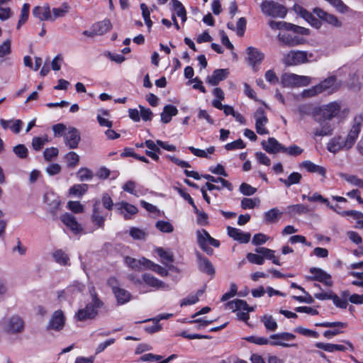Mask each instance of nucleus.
Instances as JSON below:
<instances>
[{
    "mask_svg": "<svg viewBox=\"0 0 363 363\" xmlns=\"http://www.w3.org/2000/svg\"><path fill=\"white\" fill-rule=\"evenodd\" d=\"M13 151L21 159H25L28 156V149L24 145L19 144L13 147Z\"/></svg>",
    "mask_w": 363,
    "mask_h": 363,
    "instance_id": "nucleus-58",
    "label": "nucleus"
},
{
    "mask_svg": "<svg viewBox=\"0 0 363 363\" xmlns=\"http://www.w3.org/2000/svg\"><path fill=\"white\" fill-rule=\"evenodd\" d=\"M313 13L326 23L335 28H340L342 26L341 21L334 14L328 13L320 8L316 7L313 9Z\"/></svg>",
    "mask_w": 363,
    "mask_h": 363,
    "instance_id": "nucleus-11",
    "label": "nucleus"
},
{
    "mask_svg": "<svg viewBox=\"0 0 363 363\" xmlns=\"http://www.w3.org/2000/svg\"><path fill=\"white\" fill-rule=\"evenodd\" d=\"M340 86L341 83L337 81V78L334 76H330L320 82L318 84L304 90L303 95L305 97H312L324 92L332 94L337 91Z\"/></svg>",
    "mask_w": 363,
    "mask_h": 363,
    "instance_id": "nucleus-3",
    "label": "nucleus"
},
{
    "mask_svg": "<svg viewBox=\"0 0 363 363\" xmlns=\"http://www.w3.org/2000/svg\"><path fill=\"white\" fill-rule=\"evenodd\" d=\"M260 8L263 13L274 18H284L287 13L285 6L273 1H263Z\"/></svg>",
    "mask_w": 363,
    "mask_h": 363,
    "instance_id": "nucleus-7",
    "label": "nucleus"
},
{
    "mask_svg": "<svg viewBox=\"0 0 363 363\" xmlns=\"http://www.w3.org/2000/svg\"><path fill=\"white\" fill-rule=\"evenodd\" d=\"M311 83V78L308 76L294 73H284L281 77V84L285 87L306 86Z\"/></svg>",
    "mask_w": 363,
    "mask_h": 363,
    "instance_id": "nucleus-6",
    "label": "nucleus"
},
{
    "mask_svg": "<svg viewBox=\"0 0 363 363\" xmlns=\"http://www.w3.org/2000/svg\"><path fill=\"white\" fill-rule=\"evenodd\" d=\"M155 228L162 233H170L174 231V226L169 221L158 220L155 223Z\"/></svg>",
    "mask_w": 363,
    "mask_h": 363,
    "instance_id": "nucleus-46",
    "label": "nucleus"
},
{
    "mask_svg": "<svg viewBox=\"0 0 363 363\" xmlns=\"http://www.w3.org/2000/svg\"><path fill=\"white\" fill-rule=\"evenodd\" d=\"M272 340H275L276 341L272 342V345H281L284 347H287L288 345L284 343V341H290L293 340L295 338V335L292 333H281L278 334L272 335L270 336Z\"/></svg>",
    "mask_w": 363,
    "mask_h": 363,
    "instance_id": "nucleus-26",
    "label": "nucleus"
},
{
    "mask_svg": "<svg viewBox=\"0 0 363 363\" xmlns=\"http://www.w3.org/2000/svg\"><path fill=\"white\" fill-rule=\"evenodd\" d=\"M145 261H149V259L142 257L140 259H136L135 258L130 257H125V263L131 269L140 271L142 270V267H143L145 269L147 267V264Z\"/></svg>",
    "mask_w": 363,
    "mask_h": 363,
    "instance_id": "nucleus-28",
    "label": "nucleus"
},
{
    "mask_svg": "<svg viewBox=\"0 0 363 363\" xmlns=\"http://www.w3.org/2000/svg\"><path fill=\"white\" fill-rule=\"evenodd\" d=\"M229 72L227 69H218L214 70L211 76L207 77V82L212 85L216 86L223 80H224L228 75Z\"/></svg>",
    "mask_w": 363,
    "mask_h": 363,
    "instance_id": "nucleus-23",
    "label": "nucleus"
},
{
    "mask_svg": "<svg viewBox=\"0 0 363 363\" xmlns=\"http://www.w3.org/2000/svg\"><path fill=\"white\" fill-rule=\"evenodd\" d=\"M203 178L207 179L211 183H220L223 187L226 188L229 191L233 190V184L228 180L221 177H215L210 174H203L201 176Z\"/></svg>",
    "mask_w": 363,
    "mask_h": 363,
    "instance_id": "nucleus-34",
    "label": "nucleus"
},
{
    "mask_svg": "<svg viewBox=\"0 0 363 363\" xmlns=\"http://www.w3.org/2000/svg\"><path fill=\"white\" fill-rule=\"evenodd\" d=\"M278 39L283 44L288 46H294L298 44L296 38L292 36L291 34L286 32H280L278 35Z\"/></svg>",
    "mask_w": 363,
    "mask_h": 363,
    "instance_id": "nucleus-38",
    "label": "nucleus"
},
{
    "mask_svg": "<svg viewBox=\"0 0 363 363\" xmlns=\"http://www.w3.org/2000/svg\"><path fill=\"white\" fill-rule=\"evenodd\" d=\"M156 252L157 255L162 259L163 264L173 262L174 257L171 252L164 250L162 247L157 248Z\"/></svg>",
    "mask_w": 363,
    "mask_h": 363,
    "instance_id": "nucleus-52",
    "label": "nucleus"
},
{
    "mask_svg": "<svg viewBox=\"0 0 363 363\" xmlns=\"http://www.w3.org/2000/svg\"><path fill=\"white\" fill-rule=\"evenodd\" d=\"M300 167L306 169L310 173H318L323 177L326 175V169L324 167L315 164L309 160L303 161Z\"/></svg>",
    "mask_w": 363,
    "mask_h": 363,
    "instance_id": "nucleus-25",
    "label": "nucleus"
},
{
    "mask_svg": "<svg viewBox=\"0 0 363 363\" xmlns=\"http://www.w3.org/2000/svg\"><path fill=\"white\" fill-rule=\"evenodd\" d=\"M262 322L265 328L270 331H274L277 328V323L272 315H265L262 318Z\"/></svg>",
    "mask_w": 363,
    "mask_h": 363,
    "instance_id": "nucleus-48",
    "label": "nucleus"
},
{
    "mask_svg": "<svg viewBox=\"0 0 363 363\" xmlns=\"http://www.w3.org/2000/svg\"><path fill=\"white\" fill-rule=\"evenodd\" d=\"M178 113L177 108L173 105H166L163 111L161 113V121L164 123H168L171 121L172 117Z\"/></svg>",
    "mask_w": 363,
    "mask_h": 363,
    "instance_id": "nucleus-31",
    "label": "nucleus"
},
{
    "mask_svg": "<svg viewBox=\"0 0 363 363\" xmlns=\"http://www.w3.org/2000/svg\"><path fill=\"white\" fill-rule=\"evenodd\" d=\"M46 143H48L47 138L35 137L32 140V147L35 150L39 151Z\"/></svg>",
    "mask_w": 363,
    "mask_h": 363,
    "instance_id": "nucleus-60",
    "label": "nucleus"
},
{
    "mask_svg": "<svg viewBox=\"0 0 363 363\" xmlns=\"http://www.w3.org/2000/svg\"><path fill=\"white\" fill-rule=\"evenodd\" d=\"M67 206L74 213H79L84 211V206L79 201H70L68 202Z\"/></svg>",
    "mask_w": 363,
    "mask_h": 363,
    "instance_id": "nucleus-63",
    "label": "nucleus"
},
{
    "mask_svg": "<svg viewBox=\"0 0 363 363\" xmlns=\"http://www.w3.org/2000/svg\"><path fill=\"white\" fill-rule=\"evenodd\" d=\"M53 257L55 261L61 264H66L69 260V257L62 250H59L53 253Z\"/></svg>",
    "mask_w": 363,
    "mask_h": 363,
    "instance_id": "nucleus-57",
    "label": "nucleus"
},
{
    "mask_svg": "<svg viewBox=\"0 0 363 363\" xmlns=\"http://www.w3.org/2000/svg\"><path fill=\"white\" fill-rule=\"evenodd\" d=\"M302 176L298 172L291 173L287 179L280 178L279 181L282 182L286 187H289L294 184H298L300 183Z\"/></svg>",
    "mask_w": 363,
    "mask_h": 363,
    "instance_id": "nucleus-39",
    "label": "nucleus"
},
{
    "mask_svg": "<svg viewBox=\"0 0 363 363\" xmlns=\"http://www.w3.org/2000/svg\"><path fill=\"white\" fill-rule=\"evenodd\" d=\"M302 17L306 19L312 26L315 28H320L322 26L321 22L314 17L313 14L306 10L301 11Z\"/></svg>",
    "mask_w": 363,
    "mask_h": 363,
    "instance_id": "nucleus-43",
    "label": "nucleus"
},
{
    "mask_svg": "<svg viewBox=\"0 0 363 363\" xmlns=\"http://www.w3.org/2000/svg\"><path fill=\"white\" fill-rule=\"evenodd\" d=\"M341 105L337 101L330 102L322 106L318 113L315 116V121L320 124V128L314 130L315 136H327L333 133L335 129L334 123L330 121L339 115Z\"/></svg>",
    "mask_w": 363,
    "mask_h": 363,
    "instance_id": "nucleus-1",
    "label": "nucleus"
},
{
    "mask_svg": "<svg viewBox=\"0 0 363 363\" xmlns=\"http://www.w3.org/2000/svg\"><path fill=\"white\" fill-rule=\"evenodd\" d=\"M227 231L230 237L241 243H247L250 240V233H244L238 228L228 226Z\"/></svg>",
    "mask_w": 363,
    "mask_h": 363,
    "instance_id": "nucleus-19",
    "label": "nucleus"
},
{
    "mask_svg": "<svg viewBox=\"0 0 363 363\" xmlns=\"http://www.w3.org/2000/svg\"><path fill=\"white\" fill-rule=\"evenodd\" d=\"M283 213L277 208H273L264 213V220L269 223H276L281 218Z\"/></svg>",
    "mask_w": 363,
    "mask_h": 363,
    "instance_id": "nucleus-36",
    "label": "nucleus"
},
{
    "mask_svg": "<svg viewBox=\"0 0 363 363\" xmlns=\"http://www.w3.org/2000/svg\"><path fill=\"white\" fill-rule=\"evenodd\" d=\"M143 281L147 286L152 287L157 290L164 289L169 287L167 284L155 277L150 273H145L143 274Z\"/></svg>",
    "mask_w": 363,
    "mask_h": 363,
    "instance_id": "nucleus-17",
    "label": "nucleus"
},
{
    "mask_svg": "<svg viewBox=\"0 0 363 363\" xmlns=\"http://www.w3.org/2000/svg\"><path fill=\"white\" fill-rule=\"evenodd\" d=\"M65 323V317L61 310L55 311L48 323V329L59 331L62 330Z\"/></svg>",
    "mask_w": 363,
    "mask_h": 363,
    "instance_id": "nucleus-13",
    "label": "nucleus"
},
{
    "mask_svg": "<svg viewBox=\"0 0 363 363\" xmlns=\"http://www.w3.org/2000/svg\"><path fill=\"white\" fill-rule=\"evenodd\" d=\"M254 118L255 119V129L257 133L259 135L269 134V130L265 127L268 123V118L264 110L262 108H257L254 113Z\"/></svg>",
    "mask_w": 363,
    "mask_h": 363,
    "instance_id": "nucleus-10",
    "label": "nucleus"
},
{
    "mask_svg": "<svg viewBox=\"0 0 363 363\" xmlns=\"http://www.w3.org/2000/svg\"><path fill=\"white\" fill-rule=\"evenodd\" d=\"M257 202H259L257 199L244 198L241 201V207L243 209H252L256 206Z\"/></svg>",
    "mask_w": 363,
    "mask_h": 363,
    "instance_id": "nucleus-64",
    "label": "nucleus"
},
{
    "mask_svg": "<svg viewBox=\"0 0 363 363\" xmlns=\"http://www.w3.org/2000/svg\"><path fill=\"white\" fill-rule=\"evenodd\" d=\"M189 150L191 151L192 154H194L196 157L207 158L208 153L213 154L215 151V147L213 146H211L207 148L206 150H204L191 146L189 147Z\"/></svg>",
    "mask_w": 363,
    "mask_h": 363,
    "instance_id": "nucleus-45",
    "label": "nucleus"
},
{
    "mask_svg": "<svg viewBox=\"0 0 363 363\" xmlns=\"http://www.w3.org/2000/svg\"><path fill=\"white\" fill-rule=\"evenodd\" d=\"M311 212V209L303 204H294L288 206L286 208V213L290 216L296 215L306 214Z\"/></svg>",
    "mask_w": 363,
    "mask_h": 363,
    "instance_id": "nucleus-29",
    "label": "nucleus"
},
{
    "mask_svg": "<svg viewBox=\"0 0 363 363\" xmlns=\"http://www.w3.org/2000/svg\"><path fill=\"white\" fill-rule=\"evenodd\" d=\"M240 191L243 195L251 196L257 191V189L247 183H242L240 186Z\"/></svg>",
    "mask_w": 363,
    "mask_h": 363,
    "instance_id": "nucleus-62",
    "label": "nucleus"
},
{
    "mask_svg": "<svg viewBox=\"0 0 363 363\" xmlns=\"http://www.w3.org/2000/svg\"><path fill=\"white\" fill-rule=\"evenodd\" d=\"M198 259V265L199 269L201 272L207 274L211 277H213L215 275L216 271L213 265L210 262V260L202 256L200 253L196 254Z\"/></svg>",
    "mask_w": 363,
    "mask_h": 363,
    "instance_id": "nucleus-16",
    "label": "nucleus"
},
{
    "mask_svg": "<svg viewBox=\"0 0 363 363\" xmlns=\"http://www.w3.org/2000/svg\"><path fill=\"white\" fill-rule=\"evenodd\" d=\"M196 234L199 245L200 241L203 240V244H209L215 247H219V241L212 238L206 230H198Z\"/></svg>",
    "mask_w": 363,
    "mask_h": 363,
    "instance_id": "nucleus-27",
    "label": "nucleus"
},
{
    "mask_svg": "<svg viewBox=\"0 0 363 363\" xmlns=\"http://www.w3.org/2000/svg\"><path fill=\"white\" fill-rule=\"evenodd\" d=\"M246 257L250 263L257 264L259 265L263 264L264 262V257L260 254L257 255L249 252L247 254Z\"/></svg>",
    "mask_w": 363,
    "mask_h": 363,
    "instance_id": "nucleus-59",
    "label": "nucleus"
},
{
    "mask_svg": "<svg viewBox=\"0 0 363 363\" xmlns=\"http://www.w3.org/2000/svg\"><path fill=\"white\" fill-rule=\"evenodd\" d=\"M145 262L147 264V269L152 270L153 272H156L161 277H167L169 275L168 269H165L164 267L157 264H155L150 260L145 261Z\"/></svg>",
    "mask_w": 363,
    "mask_h": 363,
    "instance_id": "nucleus-41",
    "label": "nucleus"
},
{
    "mask_svg": "<svg viewBox=\"0 0 363 363\" xmlns=\"http://www.w3.org/2000/svg\"><path fill=\"white\" fill-rule=\"evenodd\" d=\"M303 152V150L296 145H291L289 147L284 146L282 153L287 154L288 155L296 157L301 155Z\"/></svg>",
    "mask_w": 363,
    "mask_h": 363,
    "instance_id": "nucleus-54",
    "label": "nucleus"
},
{
    "mask_svg": "<svg viewBox=\"0 0 363 363\" xmlns=\"http://www.w3.org/2000/svg\"><path fill=\"white\" fill-rule=\"evenodd\" d=\"M60 220L73 233L79 234L83 231L82 226L73 215L67 213H65L61 216Z\"/></svg>",
    "mask_w": 363,
    "mask_h": 363,
    "instance_id": "nucleus-14",
    "label": "nucleus"
},
{
    "mask_svg": "<svg viewBox=\"0 0 363 363\" xmlns=\"http://www.w3.org/2000/svg\"><path fill=\"white\" fill-rule=\"evenodd\" d=\"M4 331L10 334L21 333L24 330V322L18 315H12L5 318L1 321Z\"/></svg>",
    "mask_w": 363,
    "mask_h": 363,
    "instance_id": "nucleus-9",
    "label": "nucleus"
},
{
    "mask_svg": "<svg viewBox=\"0 0 363 363\" xmlns=\"http://www.w3.org/2000/svg\"><path fill=\"white\" fill-rule=\"evenodd\" d=\"M340 177L352 185L363 188V180L355 175L340 173Z\"/></svg>",
    "mask_w": 363,
    "mask_h": 363,
    "instance_id": "nucleus-44",
    "label": "nucleus"
},
{
    "mask_svg": "<svg viewBox=\"0 0 363 363\" xmlns=\"http://www.w3.org/2000/svg\"><path fill=\"white\" fill-rule=\"evenodd\" d=\"M111 28V23L109 20H104L98 22L93 26V29L95 33L98 35H103L108 32Z\"/></svg>",
    "mask_w": 363,
    "mask_h": 363,
    "instance_id": "nucleus-37",
    "label": "nucleus"
},
{
    "mask_svg": "<svg viewBox=\"0 0 363 363\" xmlns=\"http://www.w3.org/2000/svg\"><path fill=\"white\" fill-rule=\"evenodd\" d=\"M315 325L324 328H333V329H343L347 327V324L343 322H323L316 323Z\"/></svg>",
    "mask_w": 363,
    "mask_h": 363,
    "instance_id": "nucleus-55",
    "label": "nucleus"
},
{
    "mask_svg": "<svg viewBox=\"0 0 363 363\" xmlns=\"http://www.w3.org/2000/svg\"><path fill=\"white\" fill-rule=\"evenodd\" d=\"M118 304L123 305L128 303L131 298L130 293L123 288H120L113 292Z\"/></svg>",
    "mask_w": 363,
    "mask_h": 363,
    "instance_id": "nucleus-32",
    "label": "nucleus"
},
{
    "mask_svg": "<svg viewBox=\"0 0 363 363\" xmlns=\"http://www.w3.org/2000/svg\"><path fill=\"white\" fill-rule=\"evenodd\" d=\"M310 272L313 274V279L317 280L325 284L328 286L333 284L331 276L320 268L313 267L310 269Z\"/></svg>",
    "mask_w": 363,
    "mask_h": 363,
    "instance_id": "nucleus-18",
    "label": "nucleus"
},
{
    "mask_svg": "<svg viewBox=\"0 0 363 363\" xmlns=\"http://www.w3.org/2000/svg\"><path fill=\"white\" fill-rule=\"evenodd\" d=\"M262 148L269 154L282 152L284 145L279 143L274 138H269L267 140H262L261 143Z\"/></svg>",
    "mask_w": 363,
    "mask_h": 363,
    "instance_id": "nucleus-15",
    "label": "nucleus"
},
{
    "mask_svg": "<svg viewBox=\"0 0 363 363\" xmlns=\"http://www.w3.org/2000/svg\"><path fill=\"white\" fill-rule=\"evenodd\" d=\"M118 208L121 210V213L123 214L125 219H129L131 215L136 214L138 212L136 206L125 201L119 203Z\"/></svg>",
    "mask_w": 363,
    "mask_h": 363,
    "instance_id": "nucleus-33",
    "label": "nucleus"
},
{
    "mask_svg": "<svg viewBox=\"0 0 363 363\" xmlns=\"http://www.w3.org/2000/svg\"><path fill=\"white\" fill-rule=\"evenodd\" d=\"M64 139L65 144L70 149H75L81 140V137L79 130L74 128L70 127L67 133L64 134Z\"/></svg>",
    "mask_w": 363,
    "mask_h": 363,
    "instance_id": "nucleus-12",
    "label": "nucleus"
},
{
    "mask_svg": "<svg viewBox=\"0 0 363 363\" xmlns=\"http://www.w3.org/2000/svg\"><path fill=\"white\" fill-rule=\"evenodd\" d=\"M363 115L359 114L354 116L350 130L346 138L335 136L333 138L327 145L329 152L336 153L341 150H350L362 129Z\"/></svg>",
    "mask_w": 363,
    "mask_h": 363,
    "instance_id": "nucleus-2",
    "label": "nucleus"
},
{
    "mask_svg": "<svg viewBox=\"0 0 363 363\" xmlns=\"http://www.w3.org/2000/svg\"><path fill=\"white\" fill-rule=\"evenodd\" d=\"M255 252L262 255L264 259H270L274 264L281 265L279 259L275 256V251L263 247H257Z\"/></svg>",
    "mask_w": 363,
    "mask_h": 363,
    "instance_id": "nucleus-30",
    "label": "nucleus"
},
{
    "mask_svg": "<svg viewBox=\"0 0 363 363\" xmlns=\"http://www.w3.org/2000/svg\"><path fill=\"white\" fill-rule=\"evenodd\" d=\"M81 289L77 286H69L65 289L57 292V298L60 302L68 301L71 303L74 299V294L80 291Z\"/></svg>",
    "mask_w": 363,
    "mask_h": 363,
    "instance_id": "nucleus-24",
    "label": "nucleus"
},
{
    "mask_svg": "<svg viewBox=\"0 0 363 363\" xmlns=\"http://www.w3.org/2000/svg\"><path fill=\"white\" fill-rule=\"evenodd\" d=\"M315 346L317 348L321 349L328 352H334L335 351H345L347 349L346 347L342 345L331 343L318 342L316 343Z\"/></svg>",
    "mask_w": 363,
    "mask_h": 363,
    "instance_id": "nucleus-35",
    "label": "nucleus"
},
{
    "mask_svg": "<svg viewBox=\"0 0 363 363\" xmlns=\"http://www.w3.org/2000/svg\"><path fill=\"white\" fill-rule=\"evenodd\" d=\"M67 166L70 168L75 167L79 162V156L75 152H69L66 155Z\"/></svg>",
    "mask_w": 363,
    "mask_h": 363,
    "instance_id": "nucleus-51",
    "label": "nucleus"
},
{
    "mask_svg": "<svg viewBox=\"0 0 363 363\" xmlns=\"http://www.w3.org/2000/svg\"><path fill=\"white\" fill-rule=\"evenodd\" d=\"M69 6L67 3H64L59 8L52 9V15L51 21H55L58 18L64 17L69 11Z\"/></svg>",
    "mask_w": 363,
    "mask_h": 363,
    "instance_id": "nucleus-40",
    "label": "nucleus"
},
{
    "mask_svg": "<svg viewBox=\"0 0 363 363\" xmlns=\"http://www.w3.org/2000/svg\"><path fill=\"white\" fill-rule=\"evenodd\" d=\"M91 302L88 303L85 308L79 309L75 315L77 320L84 321L94 319L98 314V309L104 305L103 302L97 297V294L92 287L90 289Z\"/></svg>",
    "mask_w": 363,
    "mask_h": 363,
    "instance_id": "nucleus-4",
    "label": "nucleus"
},
{
    "mask_svg": "<svg viewBox=\"0 0 363 363\" xmlns=\"http://www.w3.org/2000/svg\"><path fill=\"white\" fill-rule=\"evenodd\" d=\"M58 149L57 147H52L50 148H46L44 150L43 157L45 160L50 161L54 157H57L58 155Z\"/></svg>",
    "mask_w": 363,
    "mask_h": 363,
    "instance_id": "nucleus-61",
    "label": "nucleus"
},
{
    "mask_svg": "<svg viewBox=\"0 0 363 363\" xmlns=\"http://www.w3.org/2000/svg\"><path fill=\"white\" fill-rule=\"evenodd\" d=\"M9 0H0V20L6 21L12 16L11 9L7 6Z\"/></svg>",
    "mask_w": 363,
    "mask_h": 363,
    "instance_id": "nucleus-42",
    "label": "nucleus"
},
{
    "mask_svg": "<svg viewBox=\"0 0 363 363\" xmlns=\"http://www.w3.org/2000/svg\"><path fill=\"white\" fill-rule=\"evenodd\" d=\"M30 11V5L24 4L21 11V15L17 25V28L19 29L21 26L25 23L28 18Z\"/></svg>",
    "mask_w": 363,
    "mask_h": 363,
    "instance_id": "nucleus-50",
    "label": "nucleus"
},
{
    "mask_svg": "<svg viewBox=\"0 0 363 363\" xmlns=\"http://www.w3.org/2000/svg\"><path fill=\"white\" fill-rule=\"evenodd\" d=\"M140 9L142 10V16L143 17L145 23L147 25L148 29L150 30L152 26V21L150 19V11H149V9L145 4H141Z\"/></svg>",
    "mask_w": 363,
    "mask_h": 363,
    "instance_id": "nucleus-53",
    "label": "nucleus"
},
{
    "mask_svg": "<svg viewBox=\"0 0 363 363\" xmlns=\"http://www.w3.org/2000/svg\"><path fill=\"white\" fill-rule=\"evenodd\" d=\"M247 53L248 62L253 67H255L256 65L260 64L264 57V53L252 47H249L247 49Z\"/></svg>",
    "mask_w": 363,
    "mask_h": 363,
    "instance_id": "nucleus-20",
    "label": "nucleus"
},
{
    "mask_svg": "<svg viewBox=\"0 0 363 363\" xmlns=\"http://www.w3.org/2000/svg\"><path fill=\"white\" fill-rule=\"evenodd\" d=\"M100 201L96 200L93 205V212L91 215L92 222L98 227L103 228L104 225L105 216L103 215L100 208Z\"/></svg>",
    "mask_w": 363,
    "mask_h": 363,
    "instance_id": "nucleus-22",
    "label": "nucleus"
},
{
    "mask_svg": "<svg viewBox=\"0 0 363 363\" xmlns=\"http://www.w3.org/2000/svg\"><path fill=\"white\" fill-rule=\"evenodd\" d=\"M33 15L41 21H50L52 18L50 8L48 4H45L43 6H35L33 9Z\"/></svg>",
    "mask_w": 363,
    "mask_h": 363,
    "instance_id": "nucleus-21",
    "label": "nucleus"
},
{
    "mask_svg": "<svg viewBox=\"0 0 363 363\" xmlns=\"http://www.w3.org/2000/svg\"><path fill=\"white\" fill-rule=\"evenodd\" d=\"M203 293V290L200 289L197 291L196 294L191 295L183 299L181 306L191 305L196 303L199 301V296H201Z\"/></svg>",
    "mask_w": 363,
    "mask_h": 363,
    "instance_id": "nucleus-56",
    "label": "nucleus"
},
{
    "mask_svg": "<svg viewBox=\"0 0 363 363\" xmlns=\"http://www.w3.org/2000/svg\"><path fill=\"white\" fill-rule=\"evenodd\" d=\"M315 61L312 52L304 50H291L284 55L282 62L287 67L297 66Z\"/></svg>",
    "mask_w": 363,
    "mask_h": 363,
    "instance_id": "nucleus-5",
    "label": "nucleus"
},
{
    "mask_svg": "<svg viewBox=\"0 0 363 363\" xmlns=\"http://www.w3.org/2000/svg\"><path fill=\"white\" fill-rule=\"evenodd\" d=\"M225 307L233 311H238L237 315L240 320L246 321L249 319V312L253 311L254 308L250 307L245 301L236 299L228 302Z\"/></svg>",
    "mask_w": 363,
    "mask_h": 363,
    "instance_id": "nucleus-8",
    "label": "nucleus"
},
{
    "mask_svg": "<svg viewBox=\"0 0 363 363\" xmlns=\"http://www.w3.org/2000/svg\"><path fill=\"white\" fill-rule=\"evenodd\" d=\"M77 175L81 182L90 180L94 177L92 171L86 167L80 168L78 170Z\"/></svg>",
    "mask_w": 363,
    "mask_h": 363,
    "instance_id": "nucleus-49",
    "label": "nucleus"
},
{
    "mask_svg": "<svg viewBox=\"0 0 363 363\" xmlns=\"http://www.w3.org/2000/svg\"><path fill=\"white\" fill-rule=\"evenodd\" d=\"M88 190V185L86 184H75L69 189V194L79 197L82 196Z\"/></svg>",
    "mask_w": 363,
    "mask_h": 363,
    "instance_id": "nucleus-47",
    "label": "nucleus"
}]
</instances>
